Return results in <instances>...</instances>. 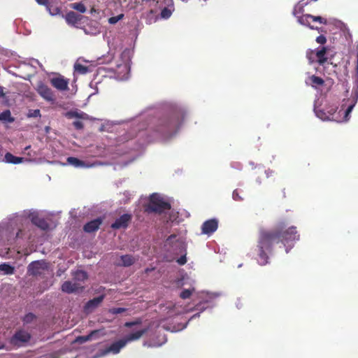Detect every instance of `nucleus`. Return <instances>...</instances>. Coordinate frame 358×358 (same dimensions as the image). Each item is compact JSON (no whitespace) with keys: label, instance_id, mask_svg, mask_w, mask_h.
<instances>
[{"label":"nucleus","instance_id":"a18cd8bd","mask_svg":"<svg viewBox=\"0 0 358 358\" xmlns=\"http://www.w3.org/2000/svg\"><path fill=\"white\" fill-rule=\"evenodd\" d=\"M233 199L234 200H236V201H238V200H241V197L239 196V194H238V192L237 189L234 190L233 192Z\"/></svg>","mask_w":358,"mask_h":358},{"label":"nucleus","instance_id":"49530a36","mask_svg":"<svg viewBox=\"0 0 358 358\" xmlns=\"http://www.w3.org/2000/svg\"><path fill=\"white\" fill-rule=\"evenodd\" d=\"M36 1L40 4L47 6L48 4L50 3L49 0H36Z\"/></svg>","mask_w":358,"mask_h":358},{"label":"nucleus","instance_id":"c756f323","mask_svg":"<svg viewBox=\"0 0 358 358\" xmlns=\"http://www.w3.org/2000/svg\"><path fill=\"white\" fill-rule=\"evenodd\" d=\"M84 115H85L84 113H79L76 111H69L65 115V116L69 119L74 117L83 119L84 118Z\"/></svg>","mask_w":358,"mask_h":358},{"label":"nucleus","instance_id":"ea45409f","mask_svg":"<svg viewBox=\"0 0 358 358\" xmlns=\"http://www.w3.org/2000/svg\"><path fill=\"white\" fill-rule=\"evenodd\" d=\"M27 116L29 117H40L41 116L40 110L36 109V110H29Z\"/></svg>","mask_w":358,"mask_h":358},{"label":"nucleus","instance_id":"e433bc0d","mask_svg":"<svg viewBox=\"0 0 358 358\" xmlns=\"http://www.w3.org/2000/svg\"><path fill=\"white\" fill-rule=\"evenodd\" d=\"M141 323H142L141 319L138 318L135 321L125 322L124 327L130 328L133 326L141 324Z\"/></svg>","mask_w":358,"mask_h":358},{"label":"nucleus","instance_id":"2f4dec72","mask_svg":"<svg viewBox=\"0 0 358 358\" xmlns=\"http://www.w3.org/2000/svg\"><path fill=\"white\" fill-rule=\"evenodd\" d=\"M75 71L80 74H85L88 72V67L80 64L74 65Z\"/></svg>","mask_w":358,"mask_h":358},{"label":"nucleus","instance_id":"4be33fe9","mask_svg":"<svg viewBox=\"0 0 358 358\" xmlns=\"http://www.w3.org/2000/svg\"><path fill=\"white\" fill-rule=\"evenodd\" d=\"M120 259L122 261V263L120 264L123 266H131L135 262L134 257L130 255H122L120 257Z\"/></svg>","mask_w":358,"mask_h":358},{"label":"nucleus","instance_id":"0eeeda50","mask_svg":"<svg viewBox=\"0 0 358 358\" xmlns=\"http://www.w3.org/2000/svg\"><path fill=\"white\" fill-rule=\"evenodd\" d=\"M132 220V215L129 213H124L111 224L113 229H126Z\"/></svg>","mask_w":358,"mask_h":358},{"label":"nucleus","instance_id":"cd10ccee","mask_svg":"<svg viewBox=\"0 0 358 358\" xmlns=\"http://www.w3.org/2000/svg\"><path fill=\"white\" fill-rule=\"evenodd\" d=\"M315 112L316 115L322 120H333V117H331L330 115H327V113L324 112L322 110L315 109Z\"/></svg>","mask_w":358,"mask_h":358},{"label":"nucleus","instance_id":"473e14b6","mask_svg":"<svg viewBox=\"0 0 358 358\" xmlns=\"http://www.w3.org/2000/svg\"><path fill=\"white\" fill-rule=\"evenodd\" d=\"M35 319V315L31 313H29L24 316V317L22 318V322L24 324H29L31 322H33Z\"/></svg>","mask_w":358,"mask_h":358},{"label":"nucleus","instance_id":"f03ea898","mask_svg":"<svg viewBox=\"0 0 358 358\" xmlns=\"http://www.w3.org/2000/svg\"><path fill=\"white\" fill-rule=\"evenodd\" d=\"M182 120L178 113L163 117L158 120L155 131L164 137L168 138L177 132Z\"/></svg>","mask_w":358,"mask_h":358},{"label":"nucleus","instance_id":"a211bd4d","mask_svg":"<svg viewBox=\"0 0 358 358\" xmlns=\"http://www.w3.org/2000/svg\"><path fill=\"white\" fill-rule=\"evenodd\" d=\"M22 157H15L10 152H7L4 156V162L8 164H17L23 162Z\"/></svg>","mask_w":358,"mask_h":358},{"label":"nucleus","instance_id":"f704fd0d","mask_svg":"<svg viewBox=\"0 0 358 358\" xmlns=\"http://www.w3.org/2000/svg\"><path fill=\"white\" fill-rule=\"evenodd\" d=\"M306 57L310 63H313L315 59V51L313 50H308L306 52Z\"/></svg>","mask_w":358,"mask_h":358},{"label":"nucleus","instance_id":"09e8293b","mask_svg":"<svg viewBox=\"0 0 358 358\" xmlns=\"http://www.w3.org/2000/svg\"><path fill=\"white\" fill-rule=\"evenodd\" d=\"M265 173H266L267 178H268L272 176V174L273 173V171L268 169V170L265 171Z\"/></svg>","mask_w":358,"mask_h":358},{"label":"nucleus","instance_id":"1a4fd4ad","mask_svg":"<svg viewBox=\"0 0 358 358\" xmlns=\"http://www.w3.org/2000/svg\"><path fill=\"white\" fill-rule=\"evenodd\" d=\"M218 227L217 220L213 218L205 221L201 226V232L203 234L210 235L213 234Z\"/></svg>","mask_w":358,"mask_h":358},{"label":"nucleus","instance_id":"864d4df0","mask_svg":"<svg viewBox=\"0 0 358 358\" xmlns=\"http://www.w3.org/2000/svg\"><path fill=\"white\" fill-rule=\"evenodd\" d=\"M356 71H357V73H358V64H357Z\"/></svg>","mask_w":358,"mask_h":358},{"label":"nucleus","instance_id":"ddd939ff","mask_svg":"<svg viewBox=\"0 0 358 358\" xmlns=\"http://www.w3.org/2000/svg\"><path fill=\"white\" fill-rule=\"evenodd\" d=\"M102 222H103V219L101 217L94 219V220L86 223L83 227V230H84V231H85L87 233L94 232L99 229L100 225L102 224Z\"/></svg>","mask_w":358,"mask_h":358},{"label":"nucleus","instance_id":"f8f14e48","mask_svg":"<svg viewBox=\"0 0 358 358\" xmlns=\"http://www.w3.org/2000/svg\"><path fill=\"white\" fill-rule=\"evenodd\" d=\"M50 83L58 90L64 91L68 90L69 80L62 76L51 78Z\"/></svg>","mask_w":358,"mask_h":358},{"label":"nucleus","instance_id":"6e6d98bb","mask_svg":"<svg viewBox=\"0 0 358 358\" xmlns=\"http://www.w3.org/2000/svg\"><path fill=\"white\" fill-rule=\"evenodd\" d=\"M357 64H358V58H357Z\"/></svg>","mask_w":358,"mask_h":358},{"label":"nucleus","instance_id":"393cba45","mask_svg":"<svg viewBox=\"0 0 358 358\" xmlns=\"http://www.w3.org/2000/svg\"><path fill=\"white\" fill-rule=\"evenodd\" d=\"M66 161L69 164L75 167H80L85 166V162L76 157H69L67 158Z\"/></svg>","mask_w":358,"mask_h":358},{"label":"nucleus","instance_id":"5701e85b","mask_svg":"<svg viewBox=\"0 0 358 358\" xmlns=\"http://www.w3.org/2000/svg\"><path fill=\"white\" fill-rule=\"evenodd\" d=\"M0 121L12 123L15 118L11 116L10 110H6L0 113Z\"/></svg>","mask_w":358,"mask_h":358},{"label":"nucleus","instance_id":"c03bdc74","mask_svg":"<svg viewBox=\"0 0 358 358\" xmlns=\"http://www.w3.org/2000/svg\"><path fill=\"white\" fill-rule=\"evenodd\" d=\"M177 262L179 265H184L187 262L186 255H182L177 259Z\"/></svg>","mask_w":358,"mask_h":358},{"label":"nucleus","instance_id":"412c9836","mask_svg":"<svg viewBox=\"0 0 358 358\" xmlns=\"http://www.w3.org/2000/svg\"><path fill=\"white\" fill-rule=\"evenodd\" d=\"M308 80L313 87L317 88L319 86H322L324 84V80L317 76L313 75L308 78Z\"/></svg>","mask_w":358,"mask_h":358},{"label":"nucleus","instance_id":"58836bf2","mask_svg":"<svg viewBox=\"0 0 358 358\" xmlns=\"http://www.w3.org/2000/svg\"><path fill=\"white\" fill-rule=\"evenodd\" d=\"M357 96H356V97L354 98V100H353V103H351L348 107V108L346 109L345 112V116L347 117L348 116V115L351 113V111L352 110L356 102H357Z\"/></svg>","mask_w":358,"mask_h":358},{"label":"nucleus","instance_id":"20e7f679","mask_svg":"<svg viewBox=\"0 0 358 358\" xmlns=\"http://www.w3.org/2000/svg\"><path fill=\"white\" fill-rule=\"evenodd\" d=\"M31 334L24 329L17 330L10 338V343L15 347H21L31 339Z\"/></svg>","mask_w":358,"mask_h":358},{"label":"nucleus","instance_id":"6e6552de","mask_svg":"<svg viewBox=\"0 0 358 358\" xmlns=\"http://www.w3.org/2000/svg\"><path fill=\"white\" fill-rule=\"evenodd\" d=\"M29 218L33 224L36 225L41 229L45 231L49 229L50 226L47 220L45 218L40 217L37 213H31L29 215Z\"/></svg>","mask_w":358,"mask_h":358},{"label":"nucleus","instance_id":"2eb2a0df","mask_svg":"<svg viewBox=\"0 0 358 358\" xmlns=\"http://www.w3.org/2000/svg\"><path fill=\"white\" fill-rule=\"evenodd\" d=\"M103 300V296L95 297L89 301L85 306V310L86 312H91L95 308H96Z\"/></svg>","mask_w":358,"mask_h":358},{"label":"nucleus","instance_id":"de8ad7c7","mask_svg":"<svg viewBox=\"0 0 358 358\" xmlns=\"http://www.w3.org/2000/svg\"><path fill=\"white\" fill-rule=\"evenodd\" d=\"M336 108H331L330 110L327 111V115H330L331 117H333L334 114L336 112Z\"/></svg>","mask_w":358,"mask_h":358},{"label":"nucleus","instance_id":"3c124183","mask_svg":"<svg viewBox=\"0 0 358 358\" xmlns=\"http://www.w3.org/2000/svg\"><path fill=\"white\" fill-rule=\"evenodd\" d=\"M176 237V235H171L168 237L167 240H166V242L169 243L170 242L173 238H175Z\"/></svg>","mask_w":358,"mask_h":358},{"label":"nucleus","instance_id":"bb28decb","mask_svg":"<svg viewBox=\"0 0 358 358\" xmlns=\"http://www.w3.org/2000/svg\"><path fill=\"white\" fill-rule=\"evenodd\" d=\"M97 332H98V331L95 330V331H92L90 334H88L87 336H78L76 339V342L79 343L80 344L84 343L91 340L93 335L97 334Z\"/></svg>","mask_w":358,"mask_h":358},{"label":"nucleus","instance_id":"c9c22d12","mask_svg":"<svg viewBox=\"0 0 358 358\" xmlns=\"http://www.w3.org/2000/svg\"><path fill=\"white\" fill-rule=\"evenodd\" d=\"M124 17V14H120L117 16H113V17H110L109 19H108V22L110 24H116L118 21L121 20L122 19H123Z\"/></svg>","mask_w":358,"mask_h":358},{"label":"nucleus","instance_id":"39448f33","mask_svg":"<svg viewBox=\"0 0 358 358\" xmlns=\"http://www.w3.org/2000/svg\"><path fill=\"white\" fill-rule=\"evenodd\" d=\"M48 263L44 260L32 262L28 266V272L34 276H38L44 274L48 269Z\"/></svg>","mask_w":358,"mask_h":358},{"label":"nucleus","instance_id":"37998d69","mask_svg":"<svg viewBox=\"0 0 358 358\" xmlns=\"http://www.w3.org/2000/svg\"><path fill=\"white\" fill-rule=\"evenodd\" d=\"M316 42L317 43L324 45L327 42V38L324 35H320L316 38Z\"/></svg>","mask_w":358,"mask_h":358},{"label":"nucleus","instance_id":"a878e982","mask_svg":"<svg viewBox=\"0 0 358 358\" xmlns=\"http://www.w3.org/2000/svg\"><path fill=\"white\" fill-rule=\"evenodd\" d=\"M0 271H3L5 274L10 275L14 273V267L7 263L0 264Z\"/></svg>","mask_w":358,"mask_h":358},{"label":"nucleus","instance_id":"9b49d317","mask_svg":"<svg viewBox=\"0 0 358 358\" xmlns=\"http://www.w3.org/2000/svg\"><path fill=\"white\" fill-rule=\"evenodd\" d=\"M38 93L45 100L52 101L54 100V94L51 89L43 83H38L37 86Z\"/></svg>","mask_w":358,"mask_h":358},{"label":"nucleus","instance_id":"6ab92c4d","mask_svg":"<svg viewBox=\"0 0 358 358\" xmlns=\"http://www.w3.org/2000/svg\"><path fill=\"white\" fill-rule=\"evenodd\" d=\"M46 9L51 15H60L62 13L59 6L54 2H50L46 6Z\"/></svg>","mask_w":358,"mask_h":358},{"label":"nucleus","instance_id":"a19ab883","mask_svg":"<svg viewBox=\"0 0 358 358\" xmlns=\"http://www.w3.org/2000/svg\"><path fill=\"white\" fill-rule=\"evenodd\" d=\"M171 15V12L167 8H164L162 9L161 12V16L163 18H169Z\"/></svg>","mask_w":358,"mask_h":358},{"label":"nucleus","instance_id":"4c0bfd02","mask_svg":"<svg viewBox=\"0 0 358 358\" xmlns=\"http://www.w3.org/2000/svg\"><path fill=\"white\" fill-rule=\"evenodd\" d=\"M310 19L312 22H318L320 24H326L327 23V20L320 16H313L311 15Z\"/></svg>","mask_w":358,"mask_h":358},{"label":"nucleus","instance_id":"9d476101","mask_svg":"<svg viewBox=\"0 0 358 358\" xmlns=\"http://www.w3.org/2000/svg\"><path fill=\"white\" fill-rule=\"evenodd\" d=\"M61 289L63 292L71 294L82 291L83 289V287L79 282L73 283L72 282L67 280L62 285Z\"/></svg>","mask_w":358,"mask_h":358},{"label":"nucleus","instance_id":"c85d7f7f","mask_svg":"<svg viewBox=\"0 0 358 358\" xmlns=\"http://www.w3.org/2000/svg\"><path fill=\"white\" fill-rule=\"evenodd\" d=\"M194 291V288L185 289L180 292V297L182 299H189Z\"/></svg>","mask_w":358,"mask_h":358},{"label":"nucleus","instance_id":"dca6fc26","mask_svg":"<svg viewBox=\"0 0 358 358\" xmlns=\"http://www.w3.org/2000/svg\"><path fill=\"white\" fill-rule=\"evenodd\" d=\"M315 51L317 63L322 66L324 65V64L327 62L328 59V58L326 57L327 48L322 47L320 50H317Z\"/></svg>","mask_w":358,"mask_h":358},{"label":"nucleus","instance_id":"7ed1b4c3","mask_svg":"<svg viewBox=\"0 0 358 358\" xmlns=\"http://www.w3.org/2000/svg\"><path fill=\"white\" fill-rule=\"evenodd\" d=\"M171 208L169 202L165 201L159 194L154 193L150 195L148 203L145 205L144 210L147 213L162 214L170 210Z\"/></svg>","mask_w":358,"mask_h":358},{"label":"nucleus","instance_id":"4468645a","mask_svg":"<svg viewBox=\"0 0 358 358\" xmlns=\"http://www.w3.org/2000/svg\"><path fill=\"white\" fill-rule=\"evenodd\" d=\"M83 17L73 11H69L65 16V20L69 24L76 25L78 24Z\"/></svg>","mask_w":358,"mask_h":358},{"label":"nucleus","instance_id":"423d86ee","mask_svg":"<svg viewBox=\"0 0 358 358\" xmlns=\"http://www.w3.org/2000/svg\"><path fill=\"white\" fill-rule=\"evenodd\" d=\"M127 345V341H124V338L118 340L114 343H113L111 345H110L108 347L106 348L105 349L102 350L101 351V355L104 356L109 353L112 354H117L120 352L121 349L124 348Z\"/></svg>","mask_w":358,"mask_h":358},{"label":"nucleus","instance_id":"f257e3e1","mask_svg":"<svg viewBox=\"0 0 358 358\" xmlns=\"http://www.w3.org/2000/svg\"><path fill=\"white\" fill-rule=\"evenodd\" d=\"M286 224L280 222L274 229L268 230L261 229L259 231L257 248V260L259 265L264 266L268 264L269 255L272 251L273 243H281L286 248V252L293 247L294 242L299 240V234L295 227H290L285 229Z\"/></svg>","mask_w":358,"mask_h":358},{"label":"nucleus","instance_id":"5fc2aeb1","mask_svg":"<svg viewBox=\"0 0 358 358\" xmlns=\"http://www.w3.org/2000/svg\"><path fill=\"white\" fill-rule=\"evenodd\" d=\"M357 59H358V52H357Z\"/></svg>","mask_w":358,"mask_h":358},{"label":"nucleus","instance_id":"f3484780","mask_svg":"<svg viewBox=\"0 0 358 358\" xmlns=\"http://www.w3.org/2000/svg\"><path fill=\"white\" fill-rule=\"evenodd\" d=\"M148 331L146 328L138 330L134 333H131L129 334L126 338H124V341H127V344L133 341L138 340L143 335H144Z\"/></svg>","mask_w":358,"mask_h":358},{"label":"nucleus","instance_id":"603ef678","mask_svg":"<svg viewBox=\"0 0 358 358\" xmlns=\"http://www.w3.org/2000/svg\"><path fill=\"white\" fill-rule=\"evenodd\" d=\"M3 96H4L3 88L1 86H0V97Z\"/></svg>","mask_w":358,"mask_h":358},{"label":"nucleus","instance_id":"7c9ffc66","mask_svg":"<svg viewBox=\"0 0 358 358\" xmlns=\"http://www.w3.org/2000/svg\"><path fill=\"white\" fill-rule=\"evenodd\" d=\"M71 8L81 13H84L86 11V7L82 2L72 3Z\"/></svg>","mask_w":358,"mask_h":358},{"label":"nucleus","instance_id":"4d7b16f0","mask_svg":"<svg viewBox=\"0 0 358 358\" xmlns=\"http://www.w3.org/2000/svg\"><path fill=\"white\" fill-rule=\"evenodd\" d=\"M52 358H57V357H53Z\"/></svg>","mask_w":358,"mask_h":358},{"label":"nucleus","instance_id":"72a5a7b5","mask_svg":"<svg viewBox=\"0 0 358 358\" xmlns=\"http://www.w3.org/2000/svg\"><path fill=\"white\" fill-rule=\"evenodd\" d=\"M125 308H110L108 312L113 315L121 314L127 311Z\"/></svg>","mask_w":358,"mask_h":358},{"label":"nucleus","instance_id":"aec40b11","mask_svg":"<svg viewBox=\"0 0 358 358\" xmlns=\"http://www.w3.org/2000/svg\"><path fill=\"white\" fill-rule=\"evenodd\" d=\"M310 14L303 15L298 18V22L303 25L308 26L311 29H317V27L310 24Z\"/></svg>","mask_w":358,"mask_h":358},{"label":"nucleus","instance_id":"8fccbe9b","mask_svg":"<svg viewBox=\"0 0 358 358\" xmlns=\"http://www.w3.org/2000/svg\"><path fill=\"white\" fill-rule=\"evenodd\" d=\"M22 230L20 229L16 234V238H22Z\"/></svg>","mask_w":358,"mask_h":358},{"label":"nucleus","instance_id":"79ce46f5","mask_svg":"<svg viewBox=\"0 0 358 358\" xmlns=\"http://www.w3.org/2000/svg\"><path fill=\"white\" fill-rule=\"evenodd\" d=\"M73 127H74L76 129H78V130L82 129H83V127H84V124H83V123L81 121H80V120L74 121V122H73Z\"/></svg>","mask_w":358,"mask_h":358},{"label":"nucleus","instance_id":"b1692460","mask_svg":"<svg viewBox=\"0 0 358 358\" xmlns=\"http://www.w3.org/2000/svg\"><path fill=\"white\" fill-rule=\"evenodd\" d=\"M73 279L76 281H79V282H83L85 280H87L88 278L87 273L85 271H81V270H78V271H75L73 274Z\"/></svg>","mask_w":358,"mask_h":358}]
</instances>
